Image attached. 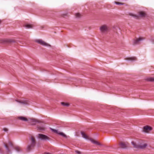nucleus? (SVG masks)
Instances as JSON below:
<instances>
[{"mask_svg": "<svg viewBox=\"0 0 154 154\" xmlns=\"http://www.w3.org/2000/svg\"><path fill=\"white\" fill-rule=\"evenodd\" d=\"M131 144L134 148L138 149H144L148 146V144L144 140H139L137 144L135 142L132 141L131 142Z\"/></svg>", "mask_w": 154, "mask_h": 154, "instance_id": "obj_1", "label": "nucleus"}, {"mask_svg": "<svg viewBox=\"0 0 154 154\" xmlns=\"http://www.w3.org/2000/svg\"><path fill=\"white\" fill-rule=\"evenodd\" d=\"M36 141L35 138L33 137H31V142L30 144L28 145L26 151L27 152L30 151L32 149H33L35 145Z\"/></svg>", "mask_w": 154, "mask_h": 154, "instance_id": "obj_2", "label": "nucleus"}, {"mask_svg": "<svg viewBox=\"0 0 154 154\" xmlns=\"http://www.w3.org/2000/svg\"><path fill=\"white\" fill-rule=\"evenodd\" d=\"M81 134L83 137L86 139H88L90 140L91 142L94 144H96L97 145L101 146L102 145L97 141L94 140V139L91 138H89L83 132H81Z\"/></svg>", "mask_w": 154, "mask_h": 154, "instance_id": "obj_3", "label": "nucleus"}, {"mask_svg": "<svg viewBox=\"0 0 154 154\" xmlns=\"http://www.w3.org/2000/svg\"><path fill=\"white\" fill-rule=\"evenodd\" d=\"M109 27L106 24H103L100 26V30L102 33L105 34L107 33L109 31Z\"/></svg>", "mask_w": 154, "mask_h": 154, "instance_id": "obj_4", "label": "nucleus"}, {"mask_svg": "<svg viewBox=\"0 0 154 154\" xmlns=\"http://www.w3.org/2000/svg\"><path fill=\"white\" fill-rule=\"evenodd\" d=\"M129 143L127 142L120 141L119 142V147L123 149H127L129 146Z\"/></svg>", "mask_w": 154, "mask_h": 154, "instance_id": "obj_5", "label": "nucleus"}, {"mask_svg": "<svg viewBox=\"0 0 154 154\" xmlns=\"http://www.w3.org/2000/svg\"><path fill=\"white\" fill-rule=\"evenodd\" d=\"M130 16H132L135 18H138L139 17H143L146 16V14L143 11H140L138 13V15H137L133 14H130Z\"/></svg>", "mask_w": 154, "mask_h": 154, "instance_id": "obj_6", "label": "nucleus"}, {"mask_svg": "<svg viewBox=\"0 0 154 154\" xmlns=\"http://www.w3.org/2000/svg\"><path fill=\"white\" fill-rule=\"evenodd\" d=\"M4 146L6 148L7 152L8 153H11V152L10 148V147H13V144L12 143L9 141L8 142V145L4 144Z\"/></svg>", "mask_w": 154, "mask_h": 154, "instance_id": "obj_7", "label": "nucleus"}, {"mask_svg": "<svg viewBox=\"0 0 154 154\" xmlns=\"http://www.w3.org/2000/svg\"><path fill=\"white\" fill-rule=\"evenodd\" d=\"M31 122L33 123V124H45V123L44 122L41 120H38L36 119H31Z\"/></svg>", "mask_w": 154, "mask_h": 154, "instance_id": "obj_8", "label": "nucleus"}, {"mask_svg": "<svg viewBox=\"0 0 154 154\" xmlns=\"http://www.w3.org/2000/svg\"><path fill=\"white\" fill-rule=\"evenodd\" d=\"M152 128L149 126H145L143 128V131L145 133H148L152 131Z\"/></svg>", "mask_w": 154, "mask_h": 154, "instance_id": "obj_9", "label": "nucleus"}, {"mask_svg": "<svg viewBox=\"0 0 154 154\" xmlns=\"http://www.w3.org/2000/svg\"><path fill=\"white\" fill-rule=\"evenodd\" d=\"M36 42L45 46H51V45L46 43L41 39H37L35 41Z\"/></svg>", "mask_w": 154, "mask_h": 154, "instance_id": "obj_10", "label": "nucleus"}, {"mask_svg": "<svg viewBox=\"0 0 154 154\" xmlns=\"http://www.w3.org/2000/svg\"><path fill=\"white\" fill-rule=\"evenodd\" d=\"M38 137L43 140H50V138L47 136L42 134H38Z\"/></svg>", "mask_w": 154, "mask_h": 154, "instance_id": "obj_11", "label": "nucleus"}, {"mask_svg": "<svg viewBox=\"0 0 154 154\" xmlns=\"http://www.w3.org/2000/svg\"><path fill=\"white\" fill-rule=\"evenodd\" d=\"M50 129L54 132L56 133L57 134H58L62 136L63 137L65 138H67V137L66 136V134H64L63 132H59L57 130L53 129L51 128H50Z\"/></svg>", "mask_w": 154, "mask_h": 154, "instance_id": "obj_12", "label": "nucleus"}, {"mask_svg": "<svg viewBox=\"0 0 154 154\" xmlns=\"http://www.w3.org/2000/svg\"><path fill=\"white\" fill-rule=\"evenodd\" d=\"M144 39V38L142 37H140L138 38H137L134 40L133 44L134 45L138 44Z\"/></svg>", "mask_w": 154, "mask_h": 154, "instance_id": "obj_13", "label": "nucleus"}, {"mask_svg": "<svg viewBox=\"0 0 154 154\" xmlns=\"http://www.w3.org/2000/svg\"><path fill=\"white\" fill-rule=\"evenodd\" d=\"M124 59L125 60L133 61L137 60V58L136 57H126Z\"/></svg>", "mask_w": 154, "mask_h": 154, "instance_id": "obj_14", "label": "nucleus"}, {"mask_svg": "<svg viewBox=\"0 0 154 154\" xmlns=\"http://www.w3.org/2000/svg\"><path fill=\"white\" fill-rule=\"evenodd\" d=\"M37 130L40 131H44L45 129L44 126H37Z\"/></svg>", "mask_w": 154, "mask_h": 154, "instance_id": "obj_15", "label": "nucleus"}, {"mask_svg": "<svg viewBox=\"0 0 154 154\" xmlns=\"http://www.w3.org/2000/svg\"><path fill=\"white\" fill-rule=\"evenodd\" d=\"M18 119H19L23 121H27L28 120L26 118L22 116L18 117Z\"/></svg>", "mask_w": 154, "mask_h": 154, "instance_id": "obj_16", "label": "nucleus"}, {"mask_svg": "<svg viewBox=\"0 0 154 154\" xmlns=\"http://www.w3.org/2000/svg\"><path fill=\"white\" fill-rule=\"evenodd\" d=\"M24 26L27 29H29L32 28L33 25L32 24H26L24 25Z\"/></svg>", "mask_w": 154, "mask_h": 154, "instance_id": "obj_17", "label": "nucleus"}, {"mask_svg": "<svg viewBox=\"0 0 154 154\" xmlns=\"http://www.w3.org/2000/svg\"><path fill=\"white\" fill-rule=\"evenodd\" d=\"M18 102L24 104H27L29 103V101L27 100L19 101Z\"/></svg>", "mask_w": 154, "mask_h": 154, "instance_id": "obj_18", "label": "nucleus"}, {"mask_svg": "<svg viewBox=\"0 0 154 154\" xmlns=\"http://www.w3.org/2000/svg\"><path fill=\"white\" fill-rule=\"evenodd\" d=\"M146 80L149 81L153 82L154 81V78L152 77H149L146 79Z\"/></svg>", "mask_w": 154, "mask_h": 154, "instance_id": "obj_19", "label": "nucleus"}, {"mask_svg": "<svg viewBox=\"0 0 154 154\" xmlns=\"http://www.w3.org/2000/svg\"><path fill=\"white\" fill-rule=\"evenodd\" d=\"M61 104L64 106H69V104L68 103H66L65 102H62L61 103Z\"/></svg>", "mask_w": 154, "mask_h": 154, "instance_id": "obj_20", "label": "nucleus"}, {"mask_svg": "<svg viewBox=\"0 0 154 154\" xmlns=\"http://www.w3.org/2000/svg\"><path fill=\"white\" fill-rule=\"evenodd\" d=\"M14 149L17 152H19L21 150L19 146H16L14 147Z\"/></svg>", "mask_w": 154, "mask_h": 154, "instance_id": "obj_21", "label": "nucleus"}, {"mask_svg": "<svg viewBox=\"0 0 154 154\" xmlns=\"http://www.w3.org/2000/svg\"><path fill=\"white\" fill-rule=\"evenodd\" d=\"M75 16L76 17L79 18L81 17V15L79 13H76L75 14Z\"/></svg>", "mask_w": 154, "mask_h": 154, "instance_id": "obj_22", "label": "nucleus"}, {"mask_svg": "<svg viewBox=\"0 0 154 154\" xmlns=\"http://www.w3.org/2000/svg\"><path fill=\"white\" fill-rule=\"evenodd\" d=\"M115 3L116 4L118 5H123L124 4V3L119 2H115Z\"/></svg>", "mask_w": 154, "mask_h": 154, "instance_id": "obj_23", "label": "nucleus"}, {"mask_svg": "<svg viewBox=\"0 0 154 154\" xmlns=\"http://www.w3.org/2000/svg\"><path fill=\"white\" fill-rule=\"evenodd\" d=\"M3 130L5 132H7L8 131V129L6 128H3Z\"/></svg>", "mask_w": 154, "mask_h": 154, "instance_id": "obj_24", "label": "nucleus"}, {"mask_svg": "<svg viewBox=\"0 0 154 154\" xmlns=\"http://www.w3.org/2000/svg\"><path fill=\"white\" fill-rule=\"evenodd\" d=\"M75 152L77 153L78 154H80L81 153V152L80 151H76Z\"/></svg>", "mask_w": 154, "mask_h": 154, "instance_id": "obj_25", "label": "nucleus"}, {"mask_svg": "<svg viewBox=\"0 0 154 154\" xmlns=\"http://www.w3.org/2000/svg\"><path fill=\"white\" fill-rule=\"evenodd\" d=\"M57 125H60V124H63V123L62 122L61 123H57Z\"/></svg>", "mask_w": 154, "mask_h": 154, "instance_id": "obj_26", "label": "nucleus"}, {"mask_svg": "<svg viewBox=\"0 0 154 154\" xmlns=\"http://www.w3.org/2000/svg\"><path fill=\"white\" fill-rule=\"evenodd\" d=\"M8 42H12V40H9L8 41Z\"/></svg>", "mask_w": 154, "mask_h": 154, "instance_id": "obj_27", "label": "nucleus"}, {"mask_svg": "<svg viewBox=\"0 0 154 154\" xmlns=\"http://www.w3.org/2000/svg\"><path fill=\"white\" fill-rule=\"evenodd\" d=\"M0 152H2V149H0Z\"/></svg>", "mask_w": 154, "mask_h": 154, "instance_id": "obj_28", "label": "nucleus"}]
</instances>
